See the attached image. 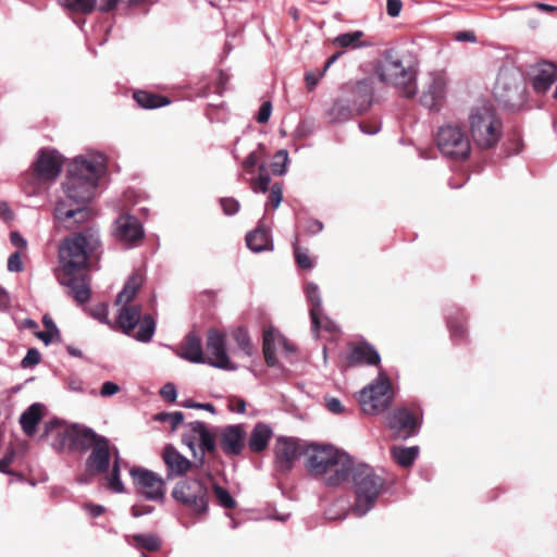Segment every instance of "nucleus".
Masks as SVG:
<instances>
[{"label":"nucleus","instance_id":"obj_1","mask_svg":"<svg viewBox=\"0 0 557 557\" xmlns=\"http://www.w3.org/2000/svg\"><path fill=\"white\" fill-rule=\"evenodd\" d=\"M100 246L96 225L83 226L60 242L59 267L54 270V275L77 304H85L90 298V263L92 258L98 257Z\"/></svg>","mask_w":557,"mask_h":557},{"label":"nucleus","instance_id":"obj_2","mask_svg":"<svg viewBox=\"0 0 557 557\" xmlns=\"http://www.w3.org/2000/svg\"><path fill=\"white\" fill-rule=\"evenodd\" d=\"M304 456L308 473L329 486H337L349 478L352 459L334 446L311 444L305 447Z\"/></svg>","mask_w":557,"mask_h":557},{"label":"nucleus","instance_id":"obj_3","mask_svg":"<svg viewBox=\"0 0 557 557\" xmlns=\"http://www.w3.org/2000/svg\"><path fill=\"white\" fill-rule=\"evenodd\" d=\"M106 170L102 157L88 159L75 158L69 165L66 177L62 184L65 198L73 203H89L95 197L98 181Z\"/></svg>","mask_w":557,"mask_h":557},{"label":"nucleus","instance_id":"obj_4","mask_svg":"<svg viewBox=\"0 0 557 557\" xmlns=\"http://www.w3.org/2000/svg\"><path fill=\"white\" fill-rule=\"evenodd\" d=\"M349 475L356 496L354 510L360 516L364 515L374 506L384 488L385 480L372 467L366 463L355 465L352 460Z\"/></svg>","mask_w":557,"mask_h":557},{"label":"nucleus","instance_id":"obj_5","mask_svg":"<svg viewBox=\"0 0 557 557\" xmlns=\"http://www.w3.org/2000/svg\"><path fill=\"white\" fill-rule=\"evenodd\" d=\"M375 73L381 82L398 88L401 96L412 98L417 94L416 70L405 66L401 60L392 51H387Z\"/></svg>","mask_w":557,"mask_h":557},{"label":"nucleus","instance_id":"obj_6","mask_svg":"<svg viewBox=\"0 0 557 557\" xmlns=\"http://www.w3.org/2000/svg\"><path fill=\"white\" fill-rule=\"evenodd\" d=\"M212 481L209 470L206 471V479L197 476L181 480L174 486L172 496L194 515L202 516L208 511L210 498L208 483Z\"/></svg>","mask_w":557,"mask_h":557},{"label":"nucleus","instance_id":"obj_7","mask_svg":"<svg viewBox=\"0 0 557 557\" xmlns=\"http://www.w3.org/2000/svg\"><path fill=\"white\" fill-rule=\"evenodd\" d=\"M470 133L480 149H492L500 139L502 122L490 106L474 108L469 116Z\"/></svg>","mask_w":557,"mask_h":557},{"label":"nucleus","instance_id":"obj_8","mask_svg":"<svg viewBox=\"0 0 557 557\" xmlns=\"http://www.w3.org/2000/svg\"><path fill=\"white\" fill-rule=\"evenodd\" d=\"M117 325L126 335L137 341L148 343L156 331V321L151 314L141 315L140 305H120Z\"/></svg>","mask_w":557,"mask_h":557},{"label":"nucleus","instance_id":"obj_9","mask_svg":"<svg viewBox=\"0 0 557 557\" xmlns=\"http://www.w3.org/2000/svg\"><path fill=\"white\" fill-rule=\"evenodd\" d=\"M394 391L389 379L380 372L377 380L360 391L358 401L366 414H380L392 404Z\"/></svg>","mask_w":557,"mask_h":557},{"label":"nucleus","instance_id":"obj_10","mask_svg":"<svg viewBox=\"0 0 557 557\" xmlns=\"http://www.w3.org/2000/svg\"><path fill=\"white\" fill-rule=\"evenodd\" d=\"M525 85L522 74L511 67L499 70L494 86V96L505 107L515 108L524 100Z\"/></svg>","mask_w":557,"mask_h":557},{"label":"nucleus","instance_id":"obj_11","mask_svg":"<svg viewBox=\"0 0 557 557\" xmlns=\"http://www.w3.org/2000/svg\"><path fill=\"white\" fill-rule=\"evenodd\" d=\"M440 151L455 160H466L471 152V144L467 133L459 125L446 124L436 134Z\"/></svg>","mask_w":557,"mask_h":557},{"label":"nucleus","instance_id":"obj_12","mask_svg":"<svg viewBox=\"0 0 557 557\" xmlns=\"http://www.w3.org/2000/svg\"><path fill=\"white\" fill-rule=\"evenodd\" d=\"M188 426L194 436L186 443L193 451L194 459H196V468H203L206 456L211 459L218 455L216 434L211 433L202 421L190 422Z\"/></svg>","mask_w":557,"mask_h":557},{"label":"nucleus","instance_id":"obj_13","mask_svg":"<svg viewBox=\"0 0 557 557\" xmlns=\"http://www.w3.org/2000/svg\"><path fill=\"white\" fill-rule=\"evenodd\" d=\"M206 363L212 367L233 371L237 367L234 364L226 352L225 334L216 329H209L206 341Z\"/></svg>","mask_w":557,"mask_h":557},{"label":"nucleus","instance_id":"obj_14","mask_svg":"<svg viewBox=\"0 0 557 557\" xmlns=\"http://www.w3.org/2000/svg\"><path fill=\"white\" fill-rule=\"evenodd\" d=\"M62 165V154L54 149L42 148L32 165V172L37 181L51 182L60 175Z\"/></svg>","mask_w":557,"mask_h":557},{"label":"nucleus","instance_id":"obj_15","mask_svg":"<svg viewBox=\"0 0 557 557\" xmlns=\"http://www.w3.org/2000/svg\"><path fill=\"white\" fill-rule=\"evenodd\" d=\"M94 215L95 212L88 203H73L67 200H59L54 209L55 219L65 223V227L69 230L84 223H87L85 226L95 225L89 222Z\"/></svg>","mask_w":557,"mask_h":557},{"label":"nucleus","instance_id":"obj_16","mask_svg":"<svg viewBox=\"0 0 557 557\" xmlns=\"http://www.w3.org/2000/svg\"><path fill=\"white\" fill-rule=\"evenodd\" d=\"M387 425L393 432V437L406 440L414 435L419 430L417 412L407 407L394 409L386 418Z\"/></svg>","mask_w":557,"mask_h":557},{"label":"nucleus","instance_id":"obj_17","mask_svg":"<svg viewBox=\"0 0 557 557\" xmlns=\"http://www.w3.org/2000/svg\"><path fill=\"white\" fill-rule=\"evenodd\" d=\"M113 235L125 247L138 246L145 236L140 221L131 214H121L114 222Z\"/></svg>","mask_w":557,"mask_h":557},{"label":"nucleus","instance_id":"obj_18","mask_svg":"<svg viewBox=\"0 0 557 557\" xmlns=\"http://www.w3.org/2000/svg\"><path fill=\"white\" fill-rule=\"evenodd\" d=\"M129 473L138 492L147 499L161 500L164 497L165 483L160 475L143 468H132Z\"/></svg>","mask_w":557,"mask_h":557},{"label":"nucleus","instance_id":"obj_19","mask_svg":"<svg viewBox=\"0 0 557 557\" xmlns=\"http://www.w3.org/2000/svg\"><path fill=\"white\" fill-rule=\"evenodd\" d=\"M305 448L301 444L287 437H278L274 447L275 468L281 473H287L292 470L295 460L304 455Z\"/></svg>","mask_w":557,"mask_h":557},{"label":"nucleus","instance_id":"obj_20","mask_svg":"<svg viewBox=\"0 0 557 557\" xmlns=\"http://www.w3.org/2000/svg\"><path fill=\"white\" fill-rule=\"evenodd\" d=\"M381 362V357L373 345L366 341L348 344V354L346 356V367L370 366L376 367Z\"/></svg>","mask_w":557,"mask_h":557},{"label":"nucleus","instance_id":"obj_21","mask_svg":"<svg viewBox=\"0 0 557 557\" xmlns=\"http://www.w3.org/2000/svg\"><path fill=\"white\" fill-rule=\"evenodd\" d=\"M62 435L64 438H69V448L71 450L79 451L92 448L98 443V440L104 437L94 432L90 428L79 424L65 429Z\"/></svg>","mask_w":557,"mask_h":557},{"label":"nucleus","instance_id":"obj_22","mask_svg":"<svg viewBox=\"0 0 557 557\" xmlns=\"http://www.w3.org/2000/svg\"><path fill=\"white\" fill-rule=\"evenodd\" d=\"M342 94L355 102L363 112L369 110L373 101L374 88L371 78H364L343 87Z\"/></svg>","mask_w":557,"mask_h":557},{"label":"nucleus","instance_id":"obj_23","mask_svg":"<svg viewBox=\"0 0 557 557\" xmlns=\"http://www.w3.org/2000/svg\"><path fill=\"white\" fill-rule=\"evenodd\" d=\"M220 446L227 456H238L245 448V430L242 424L227 425L218 433Z\"/></svg>","mask_w":557,"mask_h":557},{"label":"nucleus","instance_id":"obj_24","mask_svg":"<svg viewBox=\"0 0 557 557\" xmlns=\"http://www.w3.org/2000/svg\"><path fill=\"white\" fill-rule=\"evenodd\" d=\"M162 459L166 466L168 478L183 476L193 470H200L196 468V459L194 461L184 457L175 447L166 445L162 453Z\"/></svg>","mask_w":557,"mask_h":557},{"label":"nucleus","instance_id":"obj_25","mask_svg":"<svg viewBox=\"0 0 557 557\" xmlns=\"http://www.w3.org/2000/svg\"><path fill=\"white\" fill-rule=\"evenodd\" d=\"M446 82L441 76H435L428 88L422 92L420 102L432 111H440L445 103Z\"/></svg>","mask_w":557,"mask_h":557},{"label":"nucleus","instance_id":"obj_26","mask_svg":"<svg viewBox=\"0 0 557 557\" xmlns=\"http://www.w3.org/2000/svg\"><path fill=\"white\" fill-rule=\"evenodd\" d=\"M557 79V66L552 62L539 63L532 74L533 89L539 94H545Z\"/></svg>","mask_w":557,"mask_h":557},{"label":"nucleus","instance_id":"obj_27","mask_svg":"<svg viewBox=\"0 0 557 557\" xmlns=\"http://www.w3.org/2000/svg\"><path fill=\"white\" fill-rule=\"evenodd\" d=\"M110 456L109 441L106 437L98 440L87 458V467L94 469L96 473H106L110 466Z\"/></svg>","mask_w":557,"mask_h":557},{"label":"nucleus","instance_id":"obj_28","mask_svg":"<svg viewBox=\"0 0 557 557\" xmlns=\"http://www.w3.org/2000/svg\"><path fill=\"white\" fill-rule=\"evenodd\" d=\"M178 356L193 363H206L201 339L195 333H188L178 350Z\"/></svg>","mask_w":557,"mask_h":557},{"label":"nucleus","instance_id":"obj_29","mask_svg":"<svg viewBox=\"0 0 557 557\" xmlns=\"http://www.w3.org/2000/svg\"><path fill=\"white\" fill-rule=\"evenodd\" d=\"M273 435L271 428L262 422L257 423L248 438V447L255 453L259 454L267 449L269 442Z\"/></svg>","mask_w":557,"mask_h":557},{"label":"nucleus","instance_id":"obj_30","mask_svg":"<svg viewBox=\"0 0 557 557\" xmlns=\"http://www.w3.org/2000/svg\"><path fill=\"white\" fill-rule=\"evenodd\" d=\"M144 281L145 278L141 272H133L127 278L123 289L119 293L115 305H131L141 288Z\"/></svg>","mask_w":557,"mask_h":557},{"label":"nucleus","instance_id":"obj_31","mask_svg":"<svg viewBox=\"0 0 557 557\" xmlns=\"http://www.w3.org/2000/svg\"><path fill=\"white\" fill-rule=\"evenodd\" d=\"M246 245L250 250L255 252L273 250L270 233L262 226L257 227L246 235Z\"/></svg>","mask_w":557,"mask_h":557},{"label":"nucleus","instance_id":"obj_32","mask_svg":"<svg viewBox=\"0 0 557 557\" xmlns=\"http://www.w3.org/2000/svg\"><path fill=\"white\" fill-rule=\"evenodd\" d=\"M447 327L454 342L460 343L467 339V318L463 312L455 311L447 317Z\"/></svg>","mask_w":557,"mask_h":557},{"label":"nucleus","instance_id":"obj_33","mask_svg":"<svg viewBox=\"0 0 557 557\" xmlns=\"http://www.w3.org/2000/svg\"><path fill=\"white\" fill-rule=\"evenodd\" d=\"M133 98L140 108L149 110L165 107L171 103L169 97L147 90L134 91Z\"/></svg>","mask_w":557,"mask_h":557},{"label":"nucleus","instance_id":"obj_34","mask_svg":"<svg viewBox=\"0 0 557 557\" xmlns=\"http://www.w3.org/2000/svg\"><path fill=\"white\" fill-rule=\"evenodd\" d=\"M306 296L311 305L310 318L312 331H317L320 327V314L322 313L321 297L319 288L314 283H308L306 285Z\"/></svg>","mask_w":557,"mask_h":557},{"label":"nucleus","instance_id":"obj_35","mask_svg":"<svg viewBox=\"0 0 557 557\" xmlns=\"http://www.w3.org/2000/svg\"><path fill=\"white\" fill-rule=\"evenodd\" d=\"M42 418V407L40 404H33L21 416L20 423L23 432L32 436L36 431V426Z\"/></svg>","mask_w":557,"mask_h":557},{"label":"nucleus","instance_id":"obj_36","mask_svg":"<svg viewBox=\"0 0 557 557\" xmlns=\"http://www.w3.org/2000/svg\"><path fill=\"white\" fill-rule=\"evenodd\" d=\"M363 32L355 30L350 33L341 34L333 39V45L344 49H357L360 47L371 46V42L363 41Z\"/></svg>","mask_w":557,"mask_h":557},{"label":"nucleus","instance_id":"obj_37","mask_svg":"<svg viewBox=\"0 0 557 557\" xmlns=\"http://www.w3.org/2000/svg\"><path fill=\"white\" fill-rule=\"evenodd\" d=\"M347 102H349V99L345 98L343 94L334 101L329 111V116L333 122H345L356 116L351 109L346 107Z\"/></svg>","mask_w":557,"mask_h":557},{"label":"nucleus","instance_id":"obj_38","mask_svg":"<svg viewBox=\"0 0 557 557\" xmlns=\"http://www.w3.org/2000/svg\"><path fill=\"white\" fill-rule=\"evenodd\" d=\"M419 453L418 447L393 446L391 455L394 461L401 467H409L413 463Z\"/></svg>","mask_w":557,"mask_h":557},{"label":"nucleus","instance_id":"obj_39","mask_svg":"<svg viewBox=\"0 0 557 557\" xmlns=\"http://www.w3.org/2000/svg\"><path fill=\"white\" fill-rule=\"evenodd\" d=\"M133 545L138 549L157 552L161 548V540L156 534H134L131 536Z\"/></svg>","mask_w":557,"mask_h":557},{"label":"nucleus","instance_id":"obj_40","mask_svg":"<svg viewBox=\"0 0 557 557\" xmlns=\"http://www.w3.org/2000/svg\"><path fill=\"white\" fill-rule=\"evenodd\" d=\"M97 0H60L61 5L70 13L90 14Z\"/></svg>","mask_w":557,"mask_h":557},{"label":"nucleus","instance_id":"obj_41","mask_svg":"<svg viewBox=\"0 0 557 557\" xmlns=\"http://www.w3.org/2000/svg\"><path fill=\"white\" fill-rule=\"evenodd\" d=\"M274 341L275 338L273 331L265 330L263 332V355L269 367H274L276 364Z\"/></svg>","mask_w":557,"mask_h":557},{"label":"nucleus","instance_id":"obj_42","mask_svg":"<svg viewBox=\"0 0 557 557\" xmlns=\"http://www.w3.org/2000/svg\"><path fill=\"white\" fill-rule=\"evenodd\" d=\"M343 51H337L335 53H333L325 62L324 64V67L322 70V72H320L319 74H315L313 72H308L306 74V84H307V88L311 91L318 84L319 79L324 75V73L326 72V70L341 57L343 55Z\"/></svg>","mask_w":557,"mask_h":557},{"label":"nucleus","instance_id":"obj_43","mask_svg":"<svg viewBox=\"0 0 557 557\" xmlns=\"http://www.w3.org/2000/svg\"><path fill=\"white\" fill-rule=\"evenodd\" d=\"M114 455L115 459L113 462L111 474L108 478V487L115 493H121L124 491V486L122 481L120 480V458L116 448H114Z\"/></svg>","mask_w":557,"mask_h":557},{"label":"nucleus","instance_id":"obj_44","mask_svg":"<svg viewBox=\"0 0 557 557\" xmlns=\"http://www.w3.org/2000/svg\"><path fill=\"white\" fill-rule=\"evenodd\" d=\"M212 488H213V493L215 495V498H216L219 505H221L222 507H224L226 509L235 508L236 502L226 488L215 484L213 481H212Z\"/></svg>","mask_w":557,"mask_h":557},{"label":"nucleus","instance_id":"obj_45","mask_svg":"<svg viewBox=\"0 0 557 557\" xmlns=\"http://www.w3.org/2000/svg\"><path fill=\"white\" fill-rule=\"evenodd\" d=\"M293 248H294L295 260H296V263L298 264V267L304 269V270L312 269L313 268V261H312L311 257L308 255V250H304L298 245V238L297 237H296V242L293 244Z\"/></svg>","mask_w":557,"mask_h":557},{"label":"nucleus","instance_id":"obj_46","mask_svg":"<svg viewBox=\"0 0 557 557\" xmlns=\"http://www.w3.org/2000/svg\"><path fill=\"white\" fill-rule=\"evenodd\" d=\"M259 176L251 181V189L255 193H265L269 189L270 176L267 173L264 164L259 165Z\"/></svg>","mask_w":557,"mask_h":557},{"label":"nucleus","instance_id":"obj_47","mask_svg":"<svg viewBox=\"0 0 557 557\" xmlns=\"http://www.w3.org/2000/svg\"><path fill=\"white\" fill-rule=\"evenodd\" d=\"M233 338L237 343V347L242 352H244L246 356H250L252 354L250 338L245 330L239 327L234 331Z\"/></svg>","mask_w":557,"mask_h":557},{"label":"nucleus","instance_id":"obj_48","mask_svg":"<svg viewBox=\"0 0 557 557\" xmlns=\"http://www.w3.org/2000/svg\"><path fill=\"white\" fill-rule=\"evenodd\" d=\"M154 420L160 422H170L172 430H175L184 420V414L181 411L175 412H159L154 416Z\"/></svg>","mask_w":557,"mask_h":557},{"label":"nucleus","instance_id":"obj_49","mask_svg":"<svg viewBox=\"0 0 557 557\" xmlns=\"http://www.w3.org/2000/svg\"><path fill=\"white\" fill-rule=\"evenodd\" d=\"M264 157V147L263 145H259L258 149L250 152L247 158L243 162V168L248 173H253L255 166L260 159Z\"/></svg>","mask_w":557,"mask_h":557},{"label":"nucleus","instance_id":"obj_50","mask_svg":"<svg viewBox=\"0 0 557 557\" xmlns=\"http://www.w3.org/2000/svg\"><path fill=\"white\" fill-rule=\"evenodd\" d=\"M288 160V153L286 150H278L274 156V161L271 163L272 173L275 175H282L285 172V165Z\"/></svg>","mask_w":557,"mask_h":557},{"label":"nucleus","instance_id":"obj_51","mask_svg":"<svg viewBox=\"0 0 557 557\" xmlns=\"http://www.w3.org/2000/svg\"><path fill=\"white\" fill-rule=\"evenodd\" d=\"M283 199L282 186L278 183L272 185L270 189V195L268 198V205L273 209H276Z\"/></svg>","mask_w":557,"mask_h":557},{"label":"nucleus","instance_id":"obj_52","mask_svg":"<svg viewBox=\"0 0 557 557\" xmlns=\"http://www.w3.org/2000/svg\"><path fill=\"white\" fill-rule=\"evenodd\" d=\"M223 212L227 215H233L239 210V202L232 197H225L220 200Z\"/></svg>","mask_w":557,"mask_h":557},{"label":"nucleus","instance_id":"obj_53","mask_svg":"<svg viewBox=\"0 0 557 557\" xmlns=\"http://www.w3.org/2000/svg\"><path fill=\"white\" fill-rule=\"evenodd\" d=\"M8 270L10 272H22L24 270V264L22 261V256L18 251L13 252L8 259Z\"/></svg>","mask_w":557,"mask_h":557},{"label":"nucleus","instance_id":"obj_54","mask_svg":"<svg viewBox=\"0 0 557 557\" xmlns=\"http://www.w3.org/2000/svg\"><path fill=\"white\" fill-rule=\"evenodd\" d=\"M40 362V354L36 348H30L27 350L26 356L22 360L23 368H30Z\"/></svg>","mask_w":557,"mask_h":557},{"label":"nucleus","instance_id":"obj_55","mask_svg":"<svg viewBox=\"0 0 557 557\" xmlns=\"http://www.w3.org/2000/svg\"><path fill=\"white\" fill-rule=\"evenodd\" d=\"M227 408L237 413H244L246 411V401L237 396H231L227 399Z\"/></svg>","mask_w":557,"mask_h":557},{"label":"nucleus","instance_id":"obj_56","mask_svg":"<svg viewBox=\"0 0 557 557\" xmlns=\"http://www.w3.org/2000/svg\"><path fill=\"white\" fill-rule=\"evenodd\" d=\"M271 112H272V103L270 101H264L258 111V114L256 117L257 122L261 123V124L267 123L270 119Z\"/></svg>","mask_w":557,"mask_h":557},{"label":"nucleus","instance_id":"obj_57","mask_svg":"<svg viewBox=\"0 0 557 557\" xmlns=\"http://www.w3.org/2000/svg\"><path fill=\"white\" fill-rule=\"evenodd\" d=\"M161 397L169 403H173L176 399V387L173 383H166L160 391Z\"/></svg>","mask_w":557,"mask_h":557},{"label":"nucleus","instance_id":"obj_58","mask_svg":"<svg viewBox=\"0 0 557 557\" xmlns=\"http://www.w3.org/2000/svg\"><path fill=\"white\" fill-rule=\"evenodd\" d=\"M403 9L401 0H387L386 11L391 17H397Z\"/></svg>","mask_w":557,"mask_h":557},{"label":"nucleus","instance_id":"obj_59","mask_svg":"<svg viewBox=\"0 0 557 557\" xmlns=\"http://www.w3.org/2000/svg\"><path fill=\"white\" fill-rule=\"evenodd\" d=\"M326 408L330 412L339 414L344 412V406L342 405L341 400L335 397H329L325 398Z\"/></svg>","mask_w":557,"mask_h":557},{"label":"nucleus","instance_id":"obj_60","mask_svg":"<svg viewBox=\"0 0 557 557\" xmlns=\"http://www.w3.org/2000/svg\"><path fill=\"white\" fill-rule=\"evenodd\" d=\"M185 408H196V409H205L210 411L211 413L215 412V407L212 404H199L195 403L193 399H187L181 404Z\"/></svg>","mask_w":557,"mask_h":557},{"label":"nucleus","instance_id":"obj_61","mask_svg":"<svg viewBox=\"0 0 557 557\" xmlns=\"http://www.w3.org/2000/svg\"><path fill=\"white\" fill-rule=\"evenodd\" d=\"M323 230V223L319 220H308L305 226V231L309 235H317Z\"/></svg>","mask_w":557,"mask_h":557},{"label":"nucleus","instance_id":"obj_62","mask_svg":"<svg viewBox=\"0 0 557 557\" xmlns=\"http://www.w3.org/2000/svg\"><path fill=\"white\" fill-rule=\"evenodd\" d=\"M120 392V386L114 382H104L101 386L100 395L102 397H109Z\"/></svg>","mask_w":557,"mask_h":557},{"label":"nucleus","instance_id":"obj_63","mask_svg":"<svg viewBox=\"0 0 557 557\" xmlns=\"http://www.w3.org/2000/svg\"><path fill=\"white\" fill-rule=\"evenodd\" d=\"M92 315L100 322L108 323V306L106 304H100L92 310Z\"/></svg>","mask_w":557,"mask_h":557},{"label":"nucleus","instance_id":"obj_64","mask_svg":"<svg viewBox=\"0 0 557 557\" xmlns=\"http://www.w3.org/2000/svg\"><path fill=\"white\" fill-rule=\"evenodd\" d=\"M359 127H360V129H361L363 133H366V134H368V135H374V134H376V133L380 131V128H381L380 124H379V123H376V122H361V123L359 124Z\"/></svg>","mask_w":557,"mask_h":557}]
</instances>
